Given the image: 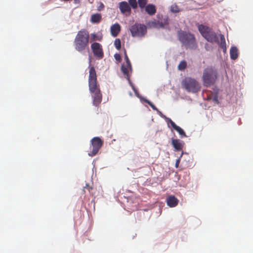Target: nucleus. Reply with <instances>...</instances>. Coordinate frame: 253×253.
I'll return each mask as SVG.
<instances>
[{
	"label": "nucleus",
	"instance_id": "f257e3e1",
	"mask_svg": "<svg viewBox=\"0 0 253 253\" xmlns=\"http://www.w3.org/2000/svg\"><path fill=\"white\" fill-rule=\"evenodd\" d=\"M199 32L202 36L205 38L209 42L217 43L223 52L225 53L226 51V45L224 36L222 34H219L220 40L218 39L217 35L210 27L205 26L203 24H200L198 26Z\"/></svg>",
	"mask_w": 253,
	"mask_h": 253
},
{
	"label": "nucleus",
	"instance_id": "f03ea898",
	"mask_svg": "<svg viewBox=\"0 0 253 253\" xmlns=\"http://www.w3.org/2000/svg\"><path fill=\"white\" fill-rule=\"evenodd\" d=\"M89 35L88 32L84 29L79 31L74 41L75 49L79 52L85 50H89Z\"/></svg>",
	"mask_w": 253,
	"mask_h": 253
},
{
	"label": "nucleus",
	"instance_id": "7ed1b4c3",
	"mask_svg": "<svg viewBox=\"0 0 253 253\" xmlns=\"http://www.w3.org/2000/svg\"><path fill=\"white\" fill-rule=\"evenodd\" d=\"M178 38L186 49H196L197 43L194 35L190 33L180 31L178 33Z\"/></svg>",
	"mask_w": 253,
	"mask_h": 253
},
{
	"label": "nucleus",
	"instance_id": "20e7f679",
	"mask_svg": "<svg viewBox=\"0 0 253 253\" xmlns=\"http://www.w3.org/2000/svg\"><path fill=\"white\" fill-rule=\"evenodd\" d=\"M204 86L208 87L213 85L217 79V72L213 68H207L204 70L203 75Z\"/></svg>",
	"mask_w": 253,
	"mask_h": 253
},
{
	"label": "nucleus",
	"instance_id": "39448f33",
	"mask_svg": "<svg viewBox=\"0 0 253 253\" xmlns=\"http://www.w3.org/2000/svg\"><path fill=\"white\" fill-rule=\"evenodd\" d=\"M89 89L92 93L93 104L94 105L98 106L102 101V94L99 88V85L97 81L88 82Z\"/></svg>",
	"mask_w": 253,
	"mask_h": 253
},
{
	"label": "nucleus",
	"instance_id": "423d86ee",
	"mask_svg": "<svg viewBox=\"0 0 253 253\" xmlns=\"http://www.w3.org/2000/svg\"><path fill=\"white\" fill-rule=\"evenodd\" d=\"M182 86L188 91L196 93L200 90L198 82L191 78H186L182 82Z\"/></svg>",
	"mask_w": 253,
	"mask_h": 253
},
{
	"label": "nucleus",
	"instance_id": "0eeeda50",
	"mask_svg": "<svg viewBox=\"0 0 253 253\" xmlns=\"http://www.w3.org/2000/svg\"><path fill=\"white\" fill-rule=\"evenodd\" d=\"M130 31L133 37H141L146 33L147 29L143 24L135 23L130 27Z\"/></svg>",
	"mask_w": 253,
	"mask_h": 253
},
{
	"label": "nucleus",
	"instance_id": "6e6552de",
	"mask_svg": "<svg viewBox=\"0 0 253 253\" xmlns=\"http://www.w3.org/2000/svg\"><path fill=\"white\" fill-rule=\"evenodd\" d=\"M92 151L89 153V155L92 157L97 154L100 148L102 147L103 142L98 137L93 138L91 140Z\"/></svg>",
	"mask_w": 253,
	"mask_h": 253
},
{
	"label": "nucleus",
	"instance_id": "1a4fd4ad",
	"mask_svg": "<svg viewBox=\"0 0 253 253\" xmlns=\"http://www.w3.org/2000/svg\"><path fill=\"white\" fill-rule=\"evenodd\" d=\"M91 48L94 55L99 59H102L104 56L102 46L99 43L93 42L91 44Z\"/></svg>",
	"mask_w": 253,
	"mask_h": 253
},
{
	"label": "nucleus",
	"instance_id": "9d476101",
	"mask_svg": "<svg viewBox=\"0 0 253 253\" xmlns=\"http://www.w3.org/2000/svg\"><path fill=\"white\" fill-rule=\"evenodd\" d=\"M119 8L122 13L129 15L131 12V8L129 4L126 1H122L119 3Z\"/></svg>",
	"mask_w": 253,
	"mask_h": 253
},
{
	"label": "nucleus",
	"instance_id": "9b49d317",
	"mask_svg": "<svg viewBox=\"0 0 253 253\" xmlns=\"http://www.w3.org/2000/svg\"><path fill=\"white\" fill-rule=\"evenodd\" d=\"M167 204L170 208L176 207L179 202V200L173 195L169 196L166 199Z\"/></svg>",
	"mask_w": 253,
	"mask_h": 253
},
{
	"label": "nucleus",
	"instance_id": "f8f14e48",
	"mask_svg": "<svg viewBox=\"0 0 253 253\" xmlns=\"http://www.w3.org/2000/svg\"><path fill=\"white\" fill-rule=\"evenodd\" d=\"M111 35L116 37L121 31V26L118 23H115L111 26L110 28Z\"/></svg>",
	"mask_w": 253,
	"mask_h": 253
},
{
	"label": "nucleus",
	"instance_id": "ddd939ff",
	"mask_svg": "<svg viewBox=\"0 0 253 253\" xmlns=\"http://www.w3.org/2000/svg\"><path fill=\"white\" fill-rule=\"evenodd\" d=\"M131 65L130 64L129 66H127V64L126 65L123 64L121 66V70L124 75L126 76V78L128 80L129 82H130L129 80V71H131Z\"/></svg>",
	"mask_w": 253,
	"mask_h": 253
},
{
	"label": "nucleus",
	"instance_id": "4468645a",
	"mask_svg": "<svg viewBox=\"0 0 253 253\" xmlns=\"http://www.w3.org/2000/svg\"><path fill=\"white\" fill-rule=\"evenodd\" d=\"M153 26L156 28H164L165 26L169 24L168 18H165L164 22L154 20L151 22Z\"/></svg>",
	"mask_w": 253,
	"mask_h": 253
},
{
	"label": "nucleus",
	"instance_id": "2eb2a0df",
	"mask_svg": "<svg viewBox=\"0 0 253 253\" xmlns=\"http://www.w3.org/2000/svg\"><path fill=\"white\" fill-rule=\"evenodd\" d=\"M171 144L176 150H182L183 144L182 142L180 140L177 139H172Z\"/></svg>",
	"mask_w": 253,
	"mask_h": 253
},
{
	"label": "nucleus",
	"instance_id": "dca6fc26",
	"mask_svg": "<svg viewBox=\"0 0 253 253\" xmlns=\"http://www.w3.org/2000/svg\"><path fill=\"white\" fill-rule=\"evenodd\" d=\"M97 81L96 71L94 67L89 68L88 82Z\"/></svg>",
	"mask_w": 253,
	"mask_h": 253
},
{
	"label": "nucleus",
	"instance_id": "f3484780",
	"mask_svg": "<svg viewBox=\"0 0 253 253\" xmlns=\"http://www.w3.org/2000/svg\"><path fill=\"white\" fill-rule=\"evenodd\" d=\"M145 11L150 15H154L156 12V8L154 5L149 4L145 6Z\"/></svg>",
	"mask_w": 253,
	"mask_h": 253
},
{
	"label": "nucleus",
	"instance_id": "a211bd4d",
	"mask_svg": "<svg viewBox=\"0 0 253 253\" xmlns=\"http://www.w3.org/2000/svg\"><path fill=\"white\" fill-rule=\"evenodd\" d=\"M170 121V124L173 129L177 131L180 135L186 137V135L184 130L180 127L177 126L172 120Z\"/></svg>",
	"mask_w": 253,
	"mask_h": 253
},
{
	"label": "nucleus",
	"instance_id": "6ab92c4d",
	"mask_svg": "<svg viewBox=\"0 0 253 253\" xmlns=\"http://www.w3.org/2000/svg\"><path fill=\"white\" fill-rule=\"evenodd\" d=\"M102 19V16L100 13H96L91 16L90 21L92 23H98Z\"/></svg>",
	"mask_w": 253,
	"mask_h": 253
},
{
	"label": "nucleus",
	"instance_id": "aec40b11",
	"mask_svg": "<svg viewBox=\"0 0 253 253\" xmlns=\"http://www.w3.org/2000/svg\"><path fill=\"white\" fill-rule=\"evenodd\" d=\"M230 57L233 60L236 59L238 57V49L235 46H233L230 50Z\"/></svg>",
	"mask_w": 253,
	"mask_h": 253
},
{
	"label": "nucleus",
	"instance_id": "412c9836",
	"mask_svg": "<svg viewBox=\"0 0 253 253\" xmlns=\"http://www.w3.org/2000/svg\"><path fill=\"white\" fill-rule=\"evenodd\" d=\"M187 64L186 61H181L178 66V69L180 71H183L187 67Z\"/></svg>",
	"mask_w": 253,
	"mask_h": 253
},
{
	"label": "nucleus",
	"instance_id": "4be33fe9",
	"mask_svg": "<svg viewBox=\"0 0 253 253\" xmlns=\"http://www.w3.org/2000/svg\"><path fill=\"white\" fill-rule=\"evenodd\" d=\"M147 0H138V3L139 4V6L141 8H144L147 3Z\"/></svg>",
	"mask_w": 253,
	"mask_h": 253
},
{
	"label": "nucleus",
	"instance_id": "5701e85b",
	"mask_svg": "<svg viewBox=\"0 0 253 253\" xmlns=\"http://www.w3.org/2000/svg\"><path fill=\"white\" fill-rule=\"evenodd\" d=\"M170 10L173 13H177L181 11L176 4H173L171 6Z\"/></svg>",
	"mask_w": 253,
	"mask_h": 253
},
{
	"label": "nucleus",
	"instance_id": "b1692460",
	"mask_svg": "<svg viewBox=\"0 0 253 253\" xmlns=\"http://www.w3.org/2000/svg\"><path fill=\"white\" fill-rule=\"evenodd\" d=\"M129 5L132 8L135 9L137 7V2L136 0H128Z\"/></svg>",
	"mask_w": 253,
	"mask_h": 253
},
{
	"label": "nucleus",
	"instance_id": "393cba45",
	"mask_svg": "<svg viewBox=\"0 0 253 253\" xmlns=\"http://www.w3.org/2000/svg\"><path fill=\"white\" fill-rule=\"evenodd\" d=\"M114 45L117 49H120L121 47V42L119 39H116L114 42Z\"/></svg>",
	"mask_w": 253,
	"mask_h": 253
},
{
	"label": "nucleus",
	"instance_id": "a878e982",
	"mask_svg": "<svg viewBox=\"0 0 253 253\" xmlns=\"http://www.w3.org/2000/svg\"><path fill=\"white\" fill-rule=\"evenodd\" d=\"M144 101L147 103L148 104H149L150 105V106L154 110H156L157 111H158V108L154 105V104L153 103H152L151 101H150L149 100L146 99H145L144 100Z\"/></svg>",
	"mask_w": 253,
	"mask_h": 253
},
{
	"label": "nucleus",
	"instance_id": "bb28decb",
	"mask_svg": "<svg viewBox=\"0 0 253 253\" xmlns=\"http://www.w3.org/2000/svg\"><path fill=\"white\" fill-rule=\"evenodd\" d=\"M158 114L163 118L165 119L167 122L168 123H170V121L171 120L170 118H169L167 117L165 115H164L161 111H160L158 110V111H157Z\"/></svg>",
	"mask_w": 253,
	"mask_h": 253
},
{
	"label": "nucleus",
	"instance_id": "cd10ccee",
	"mask_svg": "<svg viewBox=\"0 0 253 253\" xmlns=\"http://www.w3.org/2000/svg\"><path fill=\"white\" fill-rule=\"evenodd\" d=\"M91 40L92 41H97V40H98V41H100L101 40V38H98V36L95 33L91 34Z\"/></svg>",
	"mask_w": 253,
	"mask_h": 253
},
{
	"label": "nucleus",
	"instance_id": "c85d7f7f",
	"mask_svg": "<svg viewBox=\"0 0 253 253\" xmlns=\"http://www.w3.org/2000/svg\"><path fill=\"white\" fill-rule=\"evenodd\" d=\"M125 59L126 61V64H127V66H129L130 63V61H129L128 57L127 55L126 52L125 51Z\"/></svg>",
	"mask_w": 253,
	"mask_h": 253
},
{
	"label": "nucleus",
	"instance_id": "c756f323",
	"mask_svg": "<svg viewBox=\"0 0 253 253\" xmlns=\"http://www.w3.org/2000/svg\"><path fill=\"white\" fill-rule=\"evenodd\" d=\"M115 59L118 61H120L121 57L119 54L116 53L114 55Z\"/></svg>",
	"mask_w": 253,
	"mask_h": 253
},
{
	"label": "nucleus",
	"instance_id": "7c9ffc66",
	"mask_svg": "<svg viewBox=\"0 0 253 253\" xmlns=\"http://www.w3.org/2000/svg\"><path fill=\"white\" fill-rule=\"evenodd\" d=\"M104 7V4L102 3H101L100 5L98 7L97 10L98 11H100L103 9Z\"/></svg>",
	"mask_w": 253,
	"mask_h": 253
},
{
	"label": "nucleus",
	"instance_id": "2f4dec72",
	"mask_svg": "<svg viewBox=\"0 0 253 253\" xmlns=\"http://www.w3.org/2000/svg\"><path fill=\"white\" fill-rule=\"evenodd\" d=\"M179 163H180V159H178L176 160V162L175 163V167L177 168L178 167V166H179Z\"/></svg>",
	"mask_w": 253,
	"mask_h": 253
},
{
	"label": "nucleus",
	"instance_id": "473e14b6",
	"mask_svg": "<svg viewBox=\"0 0 253 253\" xmlns=\"http://www.w3.org/2000/svg\"><path fill=\"white\" fill-rule=\"evenodd\" d=\"M84 189L88 190V191L89 192H90V190L91 189H92V187H89V186H87V187H84Z\"/></svg>",
	"mask_w": 253,
	"mask_h": 253
},
{
	"label": "nucleus",
	"instance_id": "72a5a7b5",
	"mask_svg": "<svg viewBox=\"0 0 253 253\" xmlns=\"http://www.w3.org/2000/svg\"><path fill=\"white\" fill-rule=\"evenodd\" d=\"M213 100L216 102H218V99H217V95H215L214 97H213Z\"/></svg>",
	"mask_w": 253,
	"mask_h": 253
},
{
	"label": "nucleus",
	"instance_id": "f704fd0d",
	"mask_svg": "<svg viewBox=\"0 0 253 253\" xmlns=\"http://www.w3.org/2000/svg\"><path fill=\"white\" fill-rule=\"evenodd\" d=\"M74 2L75 4H79L80 2V0H74Z\"/></svg>",
	"mask_w": 253,
	"mask_h": 253
},
{
	"label": "nucleus",
	"instance_id": "c9c22d12",
	"mask_svg": "<svg viewBox=\"0 0 253 253\" xmlns=\"http://www.w3.org/2000/svg\"><path fill=\"white\" fill-rule=\"evenodd\" d=\"M131 86H132V88L133 90L136 93L137 90L135 89V88H134V87L132 85H131Z\"/></svg>",
	"mask_w": 253,
	"mask_h": 253
}]
</instances>
